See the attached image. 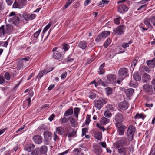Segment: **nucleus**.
Here are the masks:
<instances>
[{"label": "nucleus", "mask_w": 155, "mask_h": 155, "mask_svg": "<svg viewBox=\"0 0 155 155\" xmlns=\"http://www.w3.org/2000/svg\"><path fill=\"white\" fill-rule=\"evenodd\" d=\"M137 61V60L136 58L134 59L132 61L131 63V66L132 68H133V66H134V68L136 66V65Z\"/></svg>", "instance_id": "56"}, {"label": "nucleus", "mask_w": 155, "mask_h": 155, "mask_svg": "<svg viewBox=\"0 0 155 155\" xmlns=\"http://www.w3.org/2000/svg\"><path fill=\"white\" fill-rule=\"evenodd\" d=\"M80 110V108L78 107H76L74 109V115L77 118H78V114Z\"/></svg>", "instance_id": "37"}, {"label": "nucleus", "mask_w": 155, "mask_h": 155, "mask_svg": "<svg viewBox=\"0 0 155 155\" xmlns=\"http://www.w3.org/2000/svg\"><path fill=\"white\" fill-rule=\"evenodd\" d=\"M4 27V26H2L0 27V37H1L2 34H5Z\"/></svg>", "instance_id": "46"}, {"label": "nucleus", "mask_w": 155, "mask_h": 155, "mask_svg": "<svg viewBox=\"0 0 155 155\" xmlns=\"http://www.w3.org/2000/svg\"><path fill=\"white\" fill-rule=\"evenodd\" d=\"M65 132V130L63 128L60 126L57 127L56 129L55 133L58 134L60 135H62Z\"/></svg>", "instance_id": "19"}, {"label": "nucleus", "mask_w": 155, "mask_h": 155, "mask_svg": "<svg viewBox=\"0 0 155 155\" xmlns=\"http://www.w3.org/2000/svg\"><path fill=\"white\" fill-rule=\"evenodd\" d=\"M26 3V0H18V2L15 1L13 5L14 8H21Z\"/></svg>", "instance_id": "3"}, {"label": "nucleus", "mask_w": 155, "mask_h": 155, "mask_svg": "<svg viewBox=\"0 0 155 155\" xmlns=\"http://www.w3.org/2000/svg\"><path fill=\"white\" fill-rule=\"evenodd\" d=\"M107 79L110 83H113L116 81L115 76L113 74H108L107 76Z\"/></svg>", "instance_id": "21"}, {"label": "nucleus", "mask_w": 155, "mask_h": 155, "mask_svg": "<svg viewBox=\"0 0 155 155\" xmlns=\"http://www.w3.org/2000/svg\"><path fill=\"white\" fill-rule=\"evenodd\" d=\"M134 118L135 119L137 118H142L143 119L144 117L142 114H139L138 113H137L135 116L134 117Z\"/></svg>", "instance_id": "41"}, {"label": "nucleus", "mask_w": 155, "mask_h": 155, "mask_svg": "<svg viewBox=\"0 0 155 155\" xmlns=\"http://www.w3.org/2000/svg\"><path fill=\"white\" fill-rule=\"evenodd\" d=\"M41 29L35 32L33 35L34 37L35 38H38L41 32Z\"/></svg>", "instance_id": "55"}, {"label": "nucleus", "mask_w": 155, "mask_h": 155, "mask_svg": "<svg viewBox=\"0 0 155 155\" xmlns=\"http://www.w3.org/2000/svg\"><path fill=\"white\" fill-rule=\"evenodd\" d=\"M69 150H67L66 151L63 152L58 153V155H64L67 154Z\"/></svg>", "instance_id": "64"}, {"label": "nucleus", "mask_w": 155, "mask_h": 155, "mask_svg": "<svg viewBox=\"0 0 155 155\" xmlns=\"http://www.w3.org/2000/svg\"><path fill=\"white\" fill-rule=\"evenodd\" d=\"M143 90L144 91L148 94H150L151 95L153 93V87L150 85L145 84L143 86Z\"/></svg>", "instance_id": "8"}, {"label": "nucleus", "mask_w": 155, "mask_h": 155, "mask_svg": "<svg viewBox=\"0 0 155 155\" xmlns=\"http://www.w3.org/2000/svg\"><path fill=\"white\" fill-rule=\"evenodd\" d=\"M11 73L12 75V78H14L15 77L17 74V73L15 70H13L11 71Z\"/></svg>", "instance_id": "58"}, {"label": "nucleus", "mask_w": 155, "mask_h": 155, "mask_svg": "<svg viewBox=\"0 0 155 155\" xmlns=\"http://www.w3.org/2000/svg\"><path fill=\"white\" fill-rule=\"evenodd\" d=\"M35 147V145L33 144H29L27 145L25 147V150L28 151V153H29L30 155L31 151Z\"/></svg>", "instance_id": "17"}, {"label": "nucleus", "mask_w": 155, "mask_h": 155, "mask_svg": "<svg viewBox=\"0 0 155 155\" xmlns=\"http://www.w3.org/2000/svg\"><path fill=\"white\" fill-rule=\"evenodd\" d=\"M128 71L126 68L123 67L120 68L118 71V75L123 80L128 75Z\"/></svg>", "instance_id": "2"}, {"label": "nucleus", "mask_w": 155, "mask_h": 155, "mask_svg": "<svg viewBox=\"0 0 155 155\" xmlns=\"http://www.w3.org/2000/svg\"><path fill=\"white\" fill-rule=\"evenodd\" d=\"M72 2V0H69L64 7V9H65L68 7Z\"/></svg>", "instance_id": "45"}, {"label": "nucleus", "mask_w": 155, "mask_h": 155, "mask_svg": "<svg viewBox=\"0 0 155 155\" xmlns=\"http://www.w3.org/2000/svg\"><path fill=\"white\" fill-rule=\"evenodd\" d=\"M128 149L129 148L127 147H123L118 149L117 152L120 155H126Z\"/></svg>", "instance_id": "13"}, {"label": "nucleus", "mask_w": 155, "mask_h": 155, "mask_svg": "<svg viewBox=\"0 0 155 155\" xmlns=\"http://www.w3.org/2000/svg\"><path fill=\"white\" fill-rule=\"evenodd\" d=\"M102 35L103 36V37L105 38L106 37L108 36L110 34V31H105L101 33Z\"/></svg>", "instance_id": "40"}, {"label": "nucleus", "mask_w": 155, "mask_h": 155, "mask_svg": "<svg viewBox=\"0 0 155 155\" xmlns=\"http://www.w3.org/2000/svg\"><path fill=\"white\" fill-rule=\"evenodd\" d=\"M124 117L123 115L120 113H117L115 117V120L117 122L116 124H121V123L123 121Z\"/></svg>", "instance_id": "6"}, {"label": "nucleus", "mask_w": 155, "mask_h": 155, "mask_svg": "<svg viewBox=\"0 0 155 155\" xmlns=\"http://www.w3.org/2000/svg\"><path fill=\"white\" fill-rule=\"evenodd\" d=\"M73 113V110L72 109L70 108L68 110L64 113V116L67 117L69 115L72 114Z\"/></svg>", "instance_id": "29"}, {"label": "nucleus", "mask_w": 155, "mask_h": 155, "mask_svg": "<svg viewBox=\"0 0 155 155\" xmlns=\"http://www.w3.org/2000/svg\"><path fill=\"white\" fill-rule=\"evenodd\" d=\"M5 83V80L2 76H0V84H3Z\"/></svg>", "instance_id": "57"}, {"label": "nucleus", "mask_w": 155, "mask_h": 155, "mask_svg": "<svg viewBox=\"0 0 155 155\" xmlns=\"http://www.w3.org/2000/svg\"><path fill=\"white\" fill-rule=\"evenodd\" d=\"M11 21L13 23H16L18 22L19 20L18 16L15 15L13 18H10Z\"/></svg>", "instance_id": "30"}, {"label": "nucleus", "mask_w": 155, "mask_h": 155, "mask_svg": "<svg viewBox=\"0 0 155 155\" xmlns=\"http://www.w3.org/2000/svg\"><path fill=\"white\" fill-rule=\"evenodd\" d=\"M30 155H41V153L38 148H36L32 152L30 153Z\"/></svg>", "instance_id": "28"}, {"label": "nucleus", "mask_w": 155, "mask_h": 155, "mask_svg": "<svg viewBox=\"0 0 155 155\" xmlns=\"http://www.w3.org/2000/svg\"><path fill=\"white\" fill-rule=\"evenodd\" d=\"M150 76L147 74L145 73L142 77V80L144 82H147L150 79Z\"/></svg>", "instance_id": "26"}, {"label": "nucleus", "mask_w": 155, "mask_h": 155, "mask_svg": "<svg viewBox=\"0 0 155 155\" xmlns=\"http://www.w3.org/2000/svg\"><path fill=\"white\" fill-rule=\"evenodd\" d=\"M95 84V86L96 87L99 85H101L104 87L106 86V84L103 82V81L101 79L99 78H97V79H95V80L93 81L90 83V84Z\"/></svg>", "instance_id": "9"}, {"label": "nucleus", "mask_w": 155, "mask_h": 155, "mask_svg": "<svg viewBox=\"0 0 155 155\" xmlns=\"http://www.w3.org/2000/svg\"><path fill=\"white\" fill-rule=\"evenodd\" d=\"M119 106L120 109L125 110L128 108L129 104L126 101H124L119 104Z\"/></svg>", "instance_id": "12"}, {"label": "nucleus", "mask_w": 155, "mask_h": 155, "mask_svg": "<svg viewBox=\"0 0 155 155\" xmlns=\"http://www.w3.org/2000/svg\"><path fill=\"white\" fill-rule=\"evenodd\" d=\"M125 29V27L122 25L116 28L114 31L115 34L120 35L124 33Z\"/></svg>", "instance_id": "5"}, {"label": "nucleus", "mask_w": 155, "mask_h": 155, "mask_svg": "<svg viewBox=\"0 0 155 155\" xmlns=\"http://www.w3.org/2000/svg\"><path fill=\"white\" fill-rule=\"evenodd\" d=\"M55 116L54 114H52V115L50 116L48 118V120H50V121H51L54 118V117Z\"/></svg>", "instance_id": "63"}, {"label": "nucleus", "mask_w": 155, "mask_h": 155, "mask_svg": "<svg viewBox=\"0 0 155 155\" xmlns=\"http://www.w3.org/2000/svg\"><path fill=\"white\" fill-rule=\"evenodd\" d=\"M116 126L118 128V132L120 135H123L124 133L125 130L127 128V127L124 125L119 124H116Z\"/></svg>", "instance_id": "7"}, {"label": "nucleus", "mask_w": 155, "mask_h": 155, "mask_svg": "<svg viewBox=\"0 0 155 155\" xmlns=\"http://www.w3.org/2000/svg\"><path fill=\"white\" fill-rule=\"evenodd\" d=\"M106 108L107 110H114V108L111 105L109 104L106 106Z\"/></svg>", "instance_id": "47"}, {"label": "nucleus", "mask_w": 155, "mask_h": 155, "mask_svg": "<svg viewBox=\"0 0 155 155\" xmlns=\"http://www.w3.org/2000/svg\"><path fill=\"white\" fill-rule=\"evenodd\" d=\"M94 137L98 140H100L102 138L101 133L99 131L97 132L94 134Z\"/></svg>", "instance_id": "33"}, {"label": "nucleus", "mask_w": 155, "mask_h": 155, "mask_svg": "<svg viewBox=\"0 0 155 155\" xmlns=\"http://www.w3.org/2000/svg\"><path fill=\"white\" fill-rule=\"evenodd\" d=\"M128 9L127 7L124 4L120 5L118 8V11L121 13H123L124 12L127 11Z\"/></svg>", "instance_id": "16"}, {"label": "nucleus", "mask_w": 155, "mask_h": 155, "mask_svg": "<svg viewBox=\"0 0 155 155\" xmlns=\"http://www.w3.org/2000/svg\"><path fill=\"white\" fill-rule=\"evenodd\" d=\"M134 90L132 88H130L125 90V93L126 95L129 97L131 96L133 93Z\"/></svg>", "instance_id": "24"}, {"label": "nucleus", "mask_w": 155, "mask_h": 155, "mask_svg": "<svg viewBox=\"0 0 155 155\" xmlns=\"http://www.w3.org/2000/svg\"><path fill=\"white\" fill-rule=\"evenodd\" d=\"M103 104L102 100H97L95 101L94 106L97 109L100 110L103 106Z\"/></svg>", "instance_id": "14"}, {"label": "nucleus", "mask_w": 155, "mask_h": 155, "mask_svg": "<svg viewBox=\"0 0 155 155\" xmlns=\"http://www.w3.org/2000/svg\"><path fill=\"white\" fill-rule=\"evenodd\" d=\"M63 46L62 48L65 51H67L68 49L69 46L68 44H63Z\"/></svg>", "instance_id": "53"}, {"label": "nucleus", "mask_w": 155, "mask_h": 155, "mask_svg": "<svg viewBox=\"0 0 155 155\" xmlns=\"http://www.w3.org/2000/svg\"><path fill=\"white\" fill-rule=\"evenodd\" d=\"M69 120L70 122H71V123L73 124V125H74V123L75 121L74 119L71 117H69Z\"/></svg>", "instance_id": "59"}, {"label": "nucleus", "mask_w": 155, "mask_h": 155, "mask_svg": "<svg viewBox=\"0 0 155 155\" xmlns=\"http://www.w3.org/2000/svg\"><path fill=\"white\" fill-rule=\"evenodd\" d=\"M111 42V40L110 39V38H108L107 41H106L104 43L103 46L105 48H107V46L110 44Z\"/></svg>", "instance_id": "39"}, {"label": "nucleus", "mask_w": 155, "mask_h": 155, "mask_svg": "<svg viewBox=\"0 0 155 155\" xmlns=\"http://www.w3.org/2000/svg\"><path fill=\"white\" fill-rule=\"evenodd\" d=\"M102 152V150L100 146L97 147L95 148V152L97 155H100Z\"/></svg>", "instance_id": "35"}, {"label": "nucleus", "mask_w": 155, "mask_h": 155, "mask_svg": "<svg viewBox=\"0 0 155 155\" xmlns=\"http://www.w3.org/2000/svg\"><path fill=\"white\" fill-rule=\"evenodd\" d=\"M118 141L122 146L125 145L127 143V140L124 138H123L121 140Z\"/></svg>", "instance_id": "38"}, {"label": "nucleus", "mask_w": 155, "mask_h": 155, "mask_svg": "<svg viewBox=\"0 0 155 155\" xmlns=\"http://www.w3.org/2000/svg\"><path fill=\"white\" fill-rule=\"evenodd\" d=\"M143 21L148 28H155V16L146 18Z\"/></svg>", "instance_id": "1"}, {"label": "nucleus", "mask_w": 155, "mask_h": 155, "mask_svg": "<svg viewBox=\"0 0 155 155\" xmlns=\"http://www.w3.org/2000/svg\"><path fill=\"white\" fill-rule=\"evenodd\" d=\"M43 75V73L41 71L40 72L38 75L37 76V78H38L39 79L41 78Z\"/></svg>", "instance_id": "60"}, {"label": "nucleus", "mask_w": 155, "mask_h": 155, "mask_svg": "<svg viewBox=\"0 0 155 155\" xmlns=\"http://www.w3.org/2000/svg\"><path fill=\"white\" fill-rule=\"evenodd\" d=\"M114 146L115 149L117 150L123 147L119 141H116L114 144Z\"/></svg>", "instance_id": "32"}, {"label": "nucleus", "mask_w": 155, "mask_h": 155, "mask_svg": "<svg viewBox=\"0 0 155 155\" xmlns=\"http://www.w3.org/2000/svg\"><path fill=\"white\" fill-rule=\"evenodd\" d=\"M105 66V64L104 63L100 66L99 71H98L99 74L101 75L103 74L104 73L105 71L104 68Z\"/></svg>", "instance_id": "22"}, {"label": "nucleus", "mask_w": 155, "mask_h": 155, "mask_svg": "<svg viewBox=\"0 0 155 155\" xmlns=\"http://www.w3.org/2000/svg\"><path fill=\"white\" fill-rule=\"evenodd\" d=\"M150 155H155V143L154 144Z\"/></svg>", "instance_id": "48"}, {"label": "nucleus", "mask_w": 155, "mask_h": 155, "mask_svg": "<svg viewBox=\"0 0 155 155\" xmlns=\"http://www.w3.org/2000/svg\"><path fill=\"white\" fill-rule=\"evenodd\" d=\"M13 29L12 26L11 25L7 24L6 25L4 28L5 32L7 33H11Z\"/></svg>", "instance_id": "18"}, {"label": "nucleus", "mask_w": 155, "mask_h": 155, "mask_svg": "<svg viewBox=\"0 0 155 155\" xmlns=\"http://www.w3.org/2000/svg\"><path fill=\"white\" fill-rule=\"evenodd\" d=\"M4 77L6 79L8 80H10V76L8 72H6L5 73Z\"/></svg>", "instance_id": "49"}, {"label": "nucleus", "mask_w": 155, "mask_h": 155, "mask_svg": "<svg viewBox=\"0 0 155 155\" xmlns=\"http://www.w3.org/2000/svg\"><path fill=\"white\" fill-rule=\"evenodd\" d=\"M53 57L55 59L58 60H61L62 59V57L61 53L56 51L53 53Z\"/></svg>", "instance_id": "15"}, {"label": "nucleus", "mask_w": 155, "mask_h": 155, "mask_svg": "<svg viewBox=\"0 0 155 155\" xmlns=\"http://www.w3.org/2000/svg\"><path fill=\"white\" fill-rule=\"evenodd\" d=\"M129 46L128 43H124L122 44V47L124 48H126Z\"/></svg>", "instance_id": "61"}, {"label": "nucleus", "mask_w": 155, "mask_h": 155, "mask_svg": "<svg viewBox=\"0 0 155 155\" xmlns=\"http://www.w3.org/2000/svg\"><path fill=\"white\" fill-rule=\"evenodd\" d=\"M135 131V127L132 125H130L127 130V136L130 140L133 138L134 134Z\"/></svg>", "instance_id": "4"}, {"label": "nucleus", "mask_w": 155, "mask_h": 155, "mask_svg": "<svg viewBox=\"0 0 155 155\" xmlns=\"http://www.w3.org/2000/svg\"><path fill=\"white\" fill-rule=\"evenodd\" d=\"M106 91L107 94H110L112 92V90L111 88L108 87L106 89Z\"/></svg>", "instance_id": "52"}, {"label": "nucleus", "mask_w": 155, "mask_h": 155, "mask_svg": "<svg viewBox=\"0 0 155 155\" xmlns=\"http://www.w3.org/2000/svg\"><path fill=\"white\" fill-rule=\"evenodd\" d=\"M53 137V140L55 141H58L60 140L59 137L57 135L55 132H54Z\"/></svg>", "instance_id": "43"}, {"label": "nucleus", "mask_w": 155, "mask_h": 155, "mask_svg": "<svg viewBox=\"0 0 155 155\" xmlns=\"http://www.w3.org/2000/svg\"><path fill=\"white\" fill-rule=\"evenodd\" d=\"M133 77L134 79L137 81H140L141 79L140 75L138 72H136L134 74Z\"/></svg>", "instance_id": "27"}, {"label": "nucleus", "mask_w": 155, "mask_h": 155, "mask_svg": "<svg viewBox=\"0 0 155 155\" xmlns=\"http://www.w3.org/2000/svg\"><path fill=\"white\" fill-rule=\"evenodd\" d=\"M51 25V23H49L45 26L43 31V33H45V32L49 28Z\"/></svg>", "instance_id": "42"}, {"label": "nucleus", "mask_w": 155, "mask_h": 155, "mask_svg": "<svg viewBox=\"0 0 155 155\" xmlns=\"http://www.w3.org/2000/svg\"><path fill=\"white\" fill-rule=\"evenodd\" d=\"M109 119L103 117H102L101 120L100 122L101 124L102 125H105L109 122Z\"/></svg>", "instance_id": "25"}, {"label": "nucleus", "mask_w": 155, "mask_h": 155, "mask_svg": "<svg viewBox=\"0 0 155 155\" xmlns=\"http://www.w3.org/2000/svg\"><path fill=\"white\" fill-rule=\"evenodd\" d=\"M67 75V73L65 72H63L61 75V78L62 79H65Z\"/></svg>", "instance_id": "51"}, {"label": "nucleus", "mask_w": 155, "mask_h": 155, "mask_svg": "<svg viewBox=\"0 0 155 155\" xmlns=\"http://www.w3.org/2000/svg\"><path fill=\"white\" fill-rule=\"evenodd\" d=\"M104 115L107 117H110L111 116V113L108 110L106 111L104 113Z\"/></svg>", "instance_id": "44"}, {"label": "nucleus", "mask_w": 155, "mask_h": 155, "mask_svg": "<svg viewBox=\"0 0 155 155\" xmlns=\"http://www.w3.org/2000/svg\"><path fill=\"white\" fill-rule=\"evenodd\" d=\"M90 118V115H87V116L86 119V124L87 125H88L89 124L91 121Z\"/></svg>", "instance_id": "54"}, {"label": "nucleus", "mask_w": 155, "mask_h": 155, "mask_svg": "<svg viewBox=\"0 0 155 155\" xmlns=\"http://www.w3.org/2000/svg\"><path fill=\"white\" fill-rule=\"evenodd\" d=\"M39 150L41 153H45L47 150V148L46 146L44 145L42 146Z\"/></svg>", "instance_id": "31"}, {"label": "nucleus", "mask_w": 155, "mask_h": 155, "mask_svg": "<svg viewBox=\"0 0 155 155\" xmlns=\"http://www.w3.org/2000/svg\"><path fill=\"white\" fill-rule=\"evenodd\" d=\"M23 65L22 61H19L17 64V69L18 70H20L21 69Z\"/></svg>", "instance_id": "36"}, {"label": "nucleus", "mask_w": 155, "mask_h": 155, "mask_svg": "<svg viewBox=\"0 0 155 155\" xmlns=\"http://www.w3.org/2000/svg\"><path fill=\"white\" fill-rule=\"evenodd\" d=\"M147 63L149 68H154L155 66V58L153 60L147 61Z\"/></svg>", "instance_id": "20"}, {"label": "nucleus", "mask_w": 155, "mask_h": 155, "mask_svg": "<svg viewBox=\"0 0 155 155\" xmlns=\"http://www.w3.org/2000/svg\"><path fill=\"white\" fill-rule=\"evenodd\" d=\"M68 119L66 117H63L60 119V121H61V123H66L68 122Z\"/></svg>", "instance_id": "50"}, {"label": "nucleus", "mask_w": 155, "mask_h": 155, "mask_svg": "<svg viewBox=\"0 0 155 155\" xmlns=\"http://www.w3.org/2000/svg\"><path fill=\"white\" fill-rule=\"evenodd\" d=\"M45 134L48 137H51L52 136V134L51 132H47L45 133Z\"/></svg>", "instance_id": "62"}, {"label": "nucleus", "mask_w": 155, "mask_h": 155, "mask_svg": "<svg viewBox=\"0 0 155 155\" xmlns=\"http://www.w3.org/2000/svg\"><path fill=\"white\" fill-rule=\"evenodd\" d=\"M105 38L101 34H99L96 38L95 40L97 42H99L101 40H104Z\"/></svg>", "instance_id": "34"}, {"label": "nucleus", "mask_w": 155, "mask_h": 155, "mask_svg": "<svg viewBox=\"0 0 155 155\" xmlns=\"http://www.w3.org/2000/svg\"><path fill=\"white\" fill-rule=\"evenodd\" d=\"M77 131L74 129L70 128L67 131V135L68 138L75 136L76 135Z\"/></svg>", "instance_id": "10"}, {"label": "nucleus", "mask_w": 155, "mask_h": 155, "mask_svg": "<svg viewBox=\"0 0 155 155\" xmlns=\"http://www.w3.org/2000/svg\"><path fill=\"white\" fill-rule=\"evenodd\" d=\"M33 140L35 143L39 144L42 142L43 139L41 136L36 135L33 137Z\"/></svg>", "instance_id": "11"}, {"label": "nucleus", "mask_w": 155, "mask_h": 155, "mask_svg": "<svg viewBox=\"0 0 155 155\" xmlns=\"http://www.w3.org/2000/svg\"><path fill=\"white\" fill-rule=\"evenodd\" d=\"M78 46L82 49H84L87 47V43L84 41H81L79 43Z\"/></svg>", "instance_id": "23"}]
</instances>
